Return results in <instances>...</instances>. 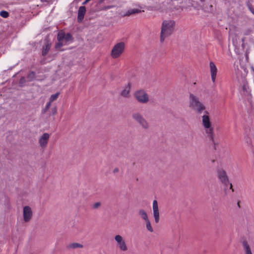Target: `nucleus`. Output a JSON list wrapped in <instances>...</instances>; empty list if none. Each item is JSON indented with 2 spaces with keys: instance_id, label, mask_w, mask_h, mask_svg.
<instances>
[{
  "instance_id": "nucleus-7",
  "label": "nucleus",
  "mask_w": 254,
  "mask_h": 254,
  "mask_svg": "<svg viewBox=\"0 0 254 254\" xmlns=\"http://www.w3.org/2000/svg\"><path fill=\"white\" fill-rule=\"evenodd\" d=\"M217 176L219 180L225 186H228L230 185V189H232V191H234L232 189V185L229 183V181L225 171L219 169L217 171Z\"/></svg>"
},
{
  "instance_id": "nucleus-4",
  "label": "nucleus",
  "mask_w": 254,
  "mask_h": 254,
  "mask_svg": "<svg viewBox=\"0 0 254 254\" xmlns=\"http://www.w3.org/2000/svg\"><path fill=\"white\" fill-rule=\"evenodd\" d=\"M135 100L140 104H147L149 101V96L146 91L144 89H139L133 93Z\"/></svg>"
},
{
  "instance_id": "nucleus-26",
  "label": "nucleus",
  "mask_w": 254,
  "mask_h": 254,
  "mask_svg": "<svg viewBox=\"0 0 254 254\" xmlns=\"http://www.w3.org/2000/svg\"><path fill=\"white\" fill-rule=\"evenodd\" d=\"M0 16L3 18H7L9 16V13L5 10H2L0 11Z\"/></svg>"
},
{
  "instance_id": "nucleus-19",
  "label": "nucleus",
  "mask_w": 254,
  "mask_h": 254,
  "mask_svg": "<svg viewBox=\"0 0 254 254\" xmlns=\"http://www.w3.org/2000/svg\"><path fill=\"white\" fill-rule=\"evenodd\" d=\"M138 214L145 221L149 220L147 214L144 210L142 209H139L138 211Z\"/></svg>"
},
{
  "instance_id": "nucleus-6",
  "label": "nucleus",
  "mask_w": 254,
  "mask_h": 254,
  "mask_svg": "<svg viewBox=\"0 0 254 254\" xmlns=\"http://www.w3.org/2000/svg\"><path fill=\"white\" fill-rule=\"evenodd\" d=\"M125 45L124 42H120L116 44L113 48L111 55L114 59L119 58L123 53Z\"/></svg>"
},
{
  "instance_id": "nucleus-30",
  "label": "nucleus",
  "mask_w": 254,
  "mask_h": 254,
  "mask_svg": "<svg viewBox=\"0 0 254 254\" xmlns=\"http://www.w3.org/2000/svg\"><path fill=\"white\" fill-rule=\"evenodd\" d=\"M249 10L254 14V8L250 4H248Z\"/></svg>"
},
{
  "instance_id": "nucleus-15",
  "label": "nucleus",
  "mask_w": 254,
  "mask_h": 254,
  "mask_svg": "<svg viewBox=\"0 0 254 254\" xmlns=\"http://www.w3.org/2000/svg\"><path fill=\"white\" fill-rule=\"evenodd\" d=\"M130 84L129 83L121 92V95L125 98H128L130 95Z\"/></svg>"
},
{
  "instance_id": "nucleus-8",
  "label": "nucleus",
  "mask_w": 254,
  "mask_h": 254,
  "mask_svg": "<svg viewBox=\"0 0 254 254\" xmlns=\"http://www.w3.org/2000/svg\"><path fill=\"white\" fill-rule=\"evenodd\" d=\"M23 220L25 222H28L31 220L33 213L30 206H25L23 207Z\"/></svg>"
},
{
  "instance_id": "nucleus-5",
  "label": "nucleus",
  "mask_w": 254,
  "mask_h": 254,
  "mask_svg": "<svg viewBox=\"0 0 254 254\" xmlns=\"http://www.w3.org/2000/svg\"><path fill=\"white\" fill-rule=\"evenodd\" d=\"M132 118L143 129H148L149 128V123L140 113L138 112L133 113Z\"/></svg>"
},
{
  "instance_id": "nucleus-32",
  "label": "nucleus",
  "mask_w": 254,
  "mask_h": 254,
  "mask_svg": "<svg viewBox=\"0 0 254 254\" xmlns=\"http://www.w3.org/2000/svg\"><path fill=\"white\" fill-rule=\"evenodd\" d=\"M118 171V169L117 168H115L114 170V172H117Z\"/></svg>"
},
{
  "instance_id": "nucleus-23",
  "label": "nucleus",
  "mask_w": 254,
  "mask_h": 254,
  "mask_svg": "<svg viewBox=\"0 0 254 254\" xmlns=\"http://www.w3.org/2000/svg\"><path fill=\"white\" fill-rule=\"evenodd\" d=\"M146 224V227L148 231H149L150 232H153V229L151 225V223L149 221V220L145 221Z\"/></svg>"
},
{
  "instance_id": "nucleus-27",
  "label": "nucleus",
  "mask_w": 254,
  "mask_h": 254,
  "mask_svg": "<svg viewBox=\"0 0 254 254\" xmlns=\"http://www.w3.org/2000/svg\"><path fill=\"white\" fill-rule=\"evenodd\" d=\"M101 206L100 202H97L93 204L92 207L94 209H97Z\"/></svg>"
},
{
  "instance_id": "nucleus-12",
  "label": "nucleus",
  "mask_w": 254,
  "mask_h": 254,
  "mask_svg": "<svg viewBox=\"0 0 254 254\" xmlns=\"http://www.w3.org/2000/svg\"><path fill=\"white\" fill-rule=\"evenodd\" d=\"M209 67L211 74V78L212 81L214 83L216 77L217 73V68L213 62H210L209 63Z\"/></svg>"
},
{
  "instance_id": "nucleus-18",
  "label": "nucleus",
  "mask_w": 254,
  "mask_h": 254,
  "mask_svg": "<svg viewBox=\"0 0 254 254\" xmlns=\"http://www.w3.org/2000/svg\"><path fill=\"white\" fill-rule=\"evenodd\" d=\"M51 48V45L48 42L43 47L42 55L43 56H46L50 51Z\"/></svg>"
},
{
  "instance_id": "nucleus-10",
  "label": "nucleus",
  "mask_w": 254,
  "mask_h": 254,
  "mask_svg": "<svg viewBox=\"0 0 254 254\" xmlns=\"http://www.w3.org/2000/svg\"><path fill=\"white\" fill-rule=\"evenodd\" d=\"M50 134L48 133H43L39 138L38 143L42 148H45L48 144Z\"/></svg>"
},
{
  "instance_id": "nucleus-9",
  "label": "nucleus",
  "mask_w": 254,
  "mask_h": 254,
  "mask_svg": "<svg viewBox=\"0 0 254 254\" xmlns=\"http://www.w3.org/2000/svg\"><path fill=\"white\" fill-rule=\"evenodd\" d=\"M115 240L117 242L118 246L121 250L123 251H126L127 250L126 242L121 235H116L115 237Z\"/></svg>"
},
{
  "instance_id": "nucleus-2",
  "label": "nucleus",
  "mask_w": 254,
  "mask_h": 254,
  "mask_svg": "<svg viewBox=\"0 0 254 254\" xmlns=\"http://www.w3.org/2000/svg\"><path fill=\"white\" fill-rule=\"evenodd\" d=\"M189 107L197 114H201L205 109V106L199 98L192 93L189 95Z\"/></svg>"
},
{
  "instance_id": "nucleus-28",
  "label": "nucleus",
  "mask_w": 254,
  "mask_h": 254,
  "mask_svg": "<svg viewBox=\"0 0 254 254\" xmlns=\"http://www.w3.org/2000/svg\"><path fill=\"white\" fill-rule=\"evenodd\" d=\"M57 112V109L56 107H55L51 109V115H55Z\"/></svg>"
},
{
  "instance_id": "nucleus-24",
  "label": "nucleus",
  "mask_w": 254,
  "mask_h": 254,
  "mask_svg": "<svg viewBox=\"0 0 254 254\" xmlns=\"http://www.w3.org/2000/svg\"><path fill=\"white\" fill-rule=\"evenodd\" d=\"M51 103L49 101L46 104V105L44 109H43L42 111V114H45L46 112L49 109L50 106H51Z\"/></svg>"
},
{
  "instance_id": "nucleus-33",
  "label": "nucleus",
  "mask_w": 254,
  "mask_h": 254,
  "mask_svg": "<svg viewBox=\"0 0 254 254\" xmlns=\"http://www.w3.org/2000/svg\"><path fill=\"white\" fill-rule=\"evenodd\" d=\"M90 0H86L84 2V3H85L86 2H87L88 1H89Z\"/></svg>"
},
{
  "instance_id": "nucleus-16",
  "label": "nucleus",
  "mask_w": 254,
  "mask_h": 254,
  "mask_svg": "<svg viewBox=\"0 0 254 254\" xmlns=\"http://www.w3.org/2000/svg\"><path fill=\"white\" fill-rule=\"evenodd\" d=\"M242 246L244 254H253L251 247L246 241L243 242Z\"/></svg>"
},
{
  "instance_id": "nucleus-3",
  "label": "nucleus",
  "mask_w": 254,
  "mask_h": 254,
  "mask_svg": "<svg viewBox=\"0 0 254 254\" xmlns=\"http://www.w3.org/2000/svg\"><path fill=\"white\" fill-rule=\"evenodd\" d=\"M205 113L206 114L204 115L202 117V125L205 129V133H206L207 135L210 138L213 143L215 144L214 139V127L210 121L209 117L208 115V112H205Z\"/></svg>"
},
{
  "instance_id": "nucleus-21",
  "label": "nucleus",
  "mask_w": 254,
  "mask_h": 254,
  "mask_svg": "<svg viewBox=\"0 0 254 254\" xmlns=\"http://www.w3.org/2000/svg\"><path fill=\"white\" fill-rule=\"evenodd\" d=\"M68 248L74 249L78 248H83V246L79 243H72V244H70L68 246Z\"/></svg>"
},
{
  "instance_id": "nucleus-25",
  "label": "nucleus",
  "mask_w": 254,
  "mask_h": 254,
  "mask_svg": "<svg viewBox=\"0 0 254 254\" xmlns=\"http://www.w3.org/2000/svg\"><path fill=\"white\" fill-rule=\"evenodd\" d=\"M66 45V43H64L62 40H58V42L56 44L55 46V48L56 49H59L62 47L63 45Z\"/></svg>"
},
{
  "instance_id": "nucleus-20",
  "label": "nucleus",
  "mask_w": 254,
  "mask_h": 254,
  "mask_svg": "<svg viewBox=\"0 0 254 254\" xmlns=\"http://www.w3.org/2000/svg\"><path fill=\"white\" fill-rule=\"evenodd\" d=\"M35 78V73L33 71L30 72L27 76V81L31 82Z\"/></svg>"
},
{
  "instance_id": "nucleus-22",
  "label": "nucleus",
  "mask_w": 254,
  "mask_h": 254,
  "mask_svg": "<svg viewBox=\"0 0 254 254\" xmlns=\"http://www.w3.org/2000/svg\"><path fill=\"white\" fill-rule=\"evenodd\" d=\"M60 93L58 92L52 95L49 98V102L51 103L56 100L59 97Z\"/></svg>"
},
{
  "instance_id": "nucleus-29",
  "label": "nucleus",
  "mask_w": 254,
  "mask_h": 254,
  "mask_svg": "<svg viewBox=\"0 0 254 254\" xmlns=\"http://www.w3.org/2000/svg\"><path fill=\"white\" fill-rule=\"evenodd\" d=\"M114 7H115V6L113 5H107V6H104L103 8V10H107V9H110V8H114Z\"/></svg>"
},
{
  "instance_id": "nucleus-11",
  "label": "nucleus",
  "mask_w": 254,
  "mask_h": 254,
  "mask_svg": "<svg viewBox=\"0 0 254 254\" xmlns=\"http://www.w3.org/2000/svg\"><path fill=\"white\" fill-rule=\"evenodd\" d=\"M58 40H62L66 43V45L69 42H71L72 40V36L70 34L67 33L65 34L63 32H60L58 33L57 36Z\"/></svg>"
},
{
  "instance_id": "nucleus-31",
  "label": "nucleus",
  "mask_w": 254,
  "mask_h": 254,
  "mask_svg": "<svg viewBox=\"0 0 254 254\" xmlns=\"http://www.w3.org/2000/svg\"><path fill=\"white\" fill-rule=\"evenodd\" d=\"M25 80V78L24 77H22L21 78H20V82H22L24 80Z\"/></svg>"
},
{
  "instance_id": "nucleus-13",
  "label": "nucleus",
  "mask_w": 254,
  "mask_h": 254,
  "mask_svg": "<svg viewBox=\"0 0 254 254\" xmlns=\"http://www.w3.org/2000/svg\"><path fill=\"white\" fill-rule=\"evenodd\" d=\"M153 216L154 217L155 222L157 223L159 221L160 216L159 212V208L158 203L156 200H154L153 202Z\"/></svg>"
},
{
  "instance_id": "nucleus-1",
  "label": "nucleus",
  "mask_w": 254,
  "mask_h": 254,
  "mask_svg": "<svg viewBox=\"0 0 254 254\" xmlns=\"http://www.w3.org/2000/svg\"><path fill=\"white\" fill-rule=\"evenodd\" d=\"M175 22L172 20H167L163 21L160 33V41L163 42L164 40L171 35L174 29Z\"/></svg>"
},
{
  "instance_id": "nucleus-17",
  "label": "nucleus",
  "mask_w": 254,
  "mask_h": 254,
  "mask_svg": "<svg viewBox=\"0 0 254 254\" xmlns=\"http://www.w3.org/2000/svg\"><path fill=\"white\" fill-rule=\"evenodd\" d=\"M141 11L138 9L133 8L127 10L126 12L122 14V16L123 17L128 16L132 14L140 13Z\"/></svg>"
},
{
  "instance_id": "nucleus-14",
  "label": "nucleus",
  "mask_w": 254,
  "mask_h": 254,
  "mask_svg": "<svg viewBox=\"0 0 254 254\" xmlns=\"http://www.w3.org/2000/svg\"><path fill=\"white\" fill-rule=\"evenodd\" d=\"M86 12V7L84 6H80L78 10L77 20L78 22H81Z\"/></svg>"
}]
</instances>
